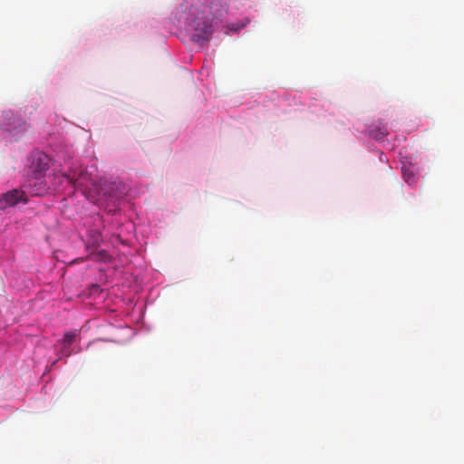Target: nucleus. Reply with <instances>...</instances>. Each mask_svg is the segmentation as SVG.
<instances>
[{
    "instance_id": "423d86ee",
    "label": "nucleus",
    "mask_w": 464,
    "mask_h": 464,
    "mask_svg": "<svg viewBox=\"0 0 464 464\" xmlns=\"http://www.w3.org/2000/svg\"><path fill=\"white\" fill-rule=\"evenodd\" d=\"M389 134V130L387 125L384 124L382 121H378V123L372 126L369 130V136L375 140H382Z\"/></svg>"
},
{
    "instance_id": "1a4fd4ad",
    "label": "nucleus",
    "mask_w": 464,
    "mask_h": 464,
    "mask_svg": "<svg viewBox=\"0 0 464 464\" xmlns=\"http://www.w3.org/2000/svg\"><path fill=\"white\" fill-rule=\"evenodd\" d=\"M63 176L68 179L70 183H72L74 185L82 186V183L81 182L79 178H75V174H63Z\"/></svg>"
},
{
    "instance_id": "f257e3e1",
    "label": "nucleus",
    "mask_w": 464,
    "mask_h": 464,
    "mask_svg": "<svg viewBox=\"0 0 464 464\" xmlns=\"http://www.w3.org/2000/svg\"><path fill=\"white\" fill-rule=\"evenodd\" d=\"M1 127L4 130L16 136L26 130L27 123L23 119L15 117L12 111H5Z\"/></svg>"
},
{
    "instance_id": "9d476101",
    "label": "nucleus",
    "mask_w": 464,
    "mask_h": 464,
    "mask_svg": "<svg viewBox=\"0 0 464 464\" xmlns=\"http://www.w3.org/2000/svg\"><path fill=\"white\" fill-rule=\"evenodd\" d=\"M69 346L70 345L63 344V347L62 348V351H61L63 355H64L66 357L70 356L72 353V350Z\"/></svg>"
},
{
    "instance_id": "7ed1b4c3",
    "label": "nucleus",
    "mask_w": 464,
    "mask_h": 464,
    "mask_svg": "<svg viewBox=\"0 0 464 464\" xmlns=\"http://www.w3.org/2000/svg\"><path fill=\"white\" fill-rule=\"evenodd\" d=\"M191 26L195 30V33L192 35L195 42L202 44L203 42L208 41L213 32L212 25L210 24L203 22L201 24L198 19H195L191 22Z\"/></svg>"
},
{
    "instance_id": "0eeeda50",
    "label": "nucleus",
    "mask_w": 464,
    "mask_h": 464,
    "mask_svg": "<svg viewBox=\"0 0 464 464\" xmlns=\"http://www.w3.org/2000/svg\"><path fill=\"white\" fill-rule=\"evenodd\" d=\"M402 174H403L404 180L407 183L411 184L414 182L415 174H414V171L412 169H411V167L403 166L402 167Z\"/></svg>"
},
{
    "instance_id": "f03ea898",
    "label": "nucleus",
    "mask_w": 464,
    "mask_h": 464,
    "mask_svg": "<svg viewBox=\"0 0 464 464\" xmlns=\"http://www.w3.org/2000/svg\"><path fill=\"white\" fill-rule=\"evenodd\" d=\"M30 171L35 179H42L49 169V158L46 154L38 152L32 157Z\"/></svg>"
},
{
    "instance_id": "6e6552de",
    "label": "nucleus",
    "mask_w": 464,
    "mask_h": 464,
    "mask_svg": "<svg viewBox=\"0 0 464 464\" xmlns=\"http://www.w3.org/2000/svg\"><path fill=\"white\" fill-rule=\"evenodd\" d=\"M77 335H78L77 331L66 333L63 339V344L70 345L71 343H72L74 342Z\"/></svg>"
},
{
    "instance_id": "39448f33",
    "label": "nucleus",
    "mask_w": 464,
    "mask_h": 464,
    "mask_svg": "<svg viewBox=\"0 0 464 464\" xmlns=\"http://www.w3.org/2000/svg\"><path fill=\"white\" fill-rule=\"evenodd\" d=\"M201 3L206 6L203 11L206 15H212L216 18L221 16L225 10V5L222 3V0H201Z\"/></svg>"
},
{
    "instance_id": "20e7f679",
    "label": "nucleus",
    "mask_w": 464,
    "mask_h": 464,
    "mask_svg": "<svg viewBox=\"0 0 464 464\" xmlns=\"http://www.w3.org/2000/svg\"><path fill=\"white\" fill-rule=\"evenodd\" d=\"M19 202H26L24 193L19 189H13L0 197V209L14 207Z\"/></svg>"
}]
</instances>
